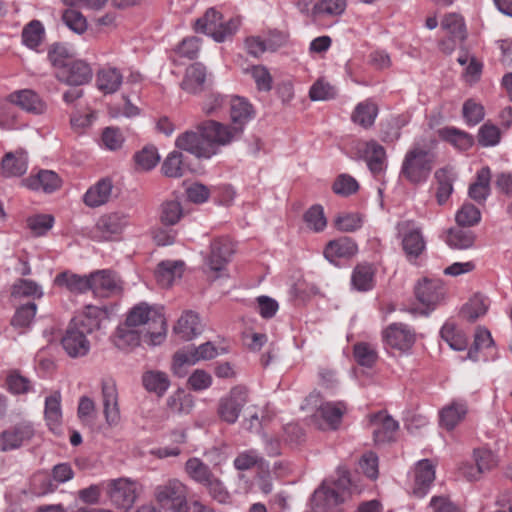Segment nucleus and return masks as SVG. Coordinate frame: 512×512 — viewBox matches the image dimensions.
I'll use <instances>...</instances> for the list:
<instances>
[{
    "instance_id": "f257e3e1",
    "label": "nucleus",
    "mask_w": 512,
    "mask_h": 512,
    "mask_svg": "<svg viewBox=\"0 0 512 512\" xmlns=\"http://www.w3.org/2000/svg\"><path fill=\"white\" fill-rule=\"evenodd\" d=\"M438 142L436 134L429 131L416 138L403 158L400 175L412 184L425 182L438 158Z\"/></svg>"
},
{
    "instance_id": "f03ea898",
    "label": "nucleus",
    "mask_w": 512,
    "mask_h": 512,
    "mask_svg": "<svg viewBox=\"0 0 512 512\" xmlns=\"http://www.w3.org/2000/svg\"><path fill=\"white\" fill-rule=\"evenodd\" d=\"M242 130H186L176 139V147L198 158H210L220 146L232 141Z\"/></svg>"
},
{
    "instance_id": "7ed1b4c3",
    "label": "nucleus",
    "mask_w": 512,
    "mask_h": 512,
    "mask_svg": "<svg viewBox=\"0 0 512 512\" xmlns=\"http://www.w3.org/2000/svg\"><path fill=\"white\" fill-rule=\"evenodd\" d=\"M126 321L128 325L143 326V341L149 345H159L166 338L167 323L163 313L145 302L131 308Z\"/></svg>"
},
{
    "instance_id": "20e7f679",
    "label": "nucleus",
    "mask_w": 512,
    "mask_h": 512,
    "mask_svg": "<svg viewBox=\"0 0 512 512\" xmlns=\"http://www.w3.org/2000/svg\"><path fill=\"white\" fill-rule=\"evenodd\" d=\"M218 355V350L212 342H206L198 347L190 346L177 351L173 356L172 370L178 377H184L188 367L201 360H211Z\"/></svg>"
},
{
    "instance_id": "39448f33",
    "label": "nucleus",
    "mask_w": 512,
    "mask_h": 512,
    "mask_svg": "<svg viewBox=\"0 0 512 512\" xmlns=\"http://www.w3.org/2000/svg\"><path fill=\"white\" fill-rule=\"evenodd\" d=\"M154 496L160 507L170 512H182L187 502V487L178 479H170L155 488Z\"/></svg>"
},
{
    "instance_id": "423d86ee",
    "label": "nucleus",
    "mask_w": 512,
    "mask_h": 512,
    "mask_svg": "<svg viewBox=\"0 0 512 512\" xmlns=\"http://www.w3.org/2000/svg\"><path fill=\"white\" fill-rule=\"evenodd\" d=\"M248 403V388L243 385H237L231 388L229 393L219 400L217 413L224 422L234 424Z\"/></svg>"
},
{
    "instance_id": "0eeeda50",
    "label": "nucleus",
    "mask_w": 512,
    "mask_h": 512,
    "mask_svg": "<svg viewBox=\"0 0 512 512\" xmlns=\"http://www.w3.org/2000/svg\"><path fill=\"white\" fill-rule=\"evenodd\" d=\"M396 229L406 257L409 260L417 259L426 248L420 228L416 227L413 221L404 220L397 223Z\"/></svg>"
},
{
    "instance_id": "6e6552de",
    "label": "nucleus",
    "mask_w": 512,
    "mask_h": 512,
    "mask_svg": "<svg viewBox=\"0 0 512 512\" xmlns=\"http://www.w3.org/2000/svg\"><path fill=\"white\" fill-rule=\"evenodd\" d=\"M90 290L94 296L109 298L119 295L123 291V281L113 270H96L89 274Z\"/></svg>"
},
{
    "instance_id": "1a4fd4ad",
    "label": "nucleus",
    "mask_w": 512,
    "mask_h": 512,
    "mask_svg": "<svg viewBox=\"0 0 512 512\" xmlns=\"http://www.w3.org/2000/svg\"><path fill=\"white\" fill-rule=\"evenodd\" d=\"M107 495L115 507L129 510L137 498L136 483L128 478L110 480Z\"/></svg>"
},
{
    "instance_id": "9d476101",
    "label": "nucleus",
    "mask_w": 512,
    "mask_h": 512,
    "mask_svg": "<svg viewBox=\"0 0 512 512\" xmlns=\"http://www.w3.org/2000/svg\"><path fill=\"white\" fill-rule=\"evenodd\" d=\"M101 398L106 424L110 427L117 426L121 421V413L118 390L113 379L107 378L101 381Z\"/></svg>"
},
{
    "instance_id": "9b49d317",
    "label": "nucleus",
    "mask_w": 512,
    "mask_h": 512,
    "mask_svg": "<svg viewBox=\"0 0 512 512\" xmlns=\"http://www.w3.org/2000/svg\"><path fill=\"white\" fill-rule=\"evenodd\" d=\"M384 343L392 349L407 352L416 340L415 331L403 323H392L382 332Z\"/></svg>"
},
{
    "instance_id": "f8f14e48",
    "label": "nucleus",
    "mask_w": 512,
    "mask_h": 512,
    "mask_svg": "<svg viewBox=\"0 0 512 512\" xmlns=\"http://www.w3.org/2000/svg\"><path fill=\"white\" fill-rule=\"evenodd\" d=\"M56 78L70 86L88 84L93 77V70L84 60H71L65 67L55 71Z\"/></svg>"
},
{
    "instance_id": "ddd939ff",
    "label": "nucleus",
    "mask_w": 512,
    "mask_h": 512,
    "mask_svg": "<svg viewBox=\"0 0 512 512\" xmlns=\"http://www.w3.org/2000/svg\"><path fill=\"white\" fill-rule=\"evenodd\" d=\"M108 318L106 306L86 305L83 311L75 316L70 323L86 335L92 334L101 327L103 320Z\"/></svg>"
},
{
    "instance_id": "4468645a",
    "label": "nucleus",
    "mask_w": 512,
    "mask_h": 512,
    "mask_svg": "<svg viewBox=\"0 0 512 512\" xmlns=\"http://www.w3.org/2000/svg\"><path fill=\"white\" fill-rule=\"evenodd\" d=\"M34 436L30 423L21 422L0 433V451L7 452L20 448Z\"/></svg>"
},
{
    "instance_id": "2eb2a0df",
    "label": "nucleus",
    "mask_w": 512,
    "mask_h": 512,
    "mask_svg": "<svg viewBox=\"0 0 512 512\" xmlns=\"http://www.w3.org/2000/svg\"><path fill=\"white\" fill-rule=\"evenodd\" d=\"M415 296L428 310H433L444 299V284L440 279H423L415 287Z\"/></svg>"
},
{
    "instance_id": "dca6fc26",
    "label": "nucleus",
    "mask_w": 512,
    "mask_h": 512,
    "mask_svg": "<svg viewBox=\"0 0 512 512\" xmlns=\"http://www.w3.org/2000/svg\"><path fill=\"white\" fill-rule=\"evenodd\" d=\"M233 253L234 245L229 238H216L211 242L210 254L206 259V264L211 271L221 272L230 262Z\"/></svg>"
},
{
    "instance_id": "f3484780",
    "label": "nucleus",
    "mask_w": 512,
    "mask_h": 512,
    "mask_svg": "<svg viewBox=\"0 0 512 512\" xmlns=\"http://www.w3.org/2000/svg\"><path fill=\"white\" fill-rule=\"evenodd\" d=\"M338 478L334 482L333 487H321L314 493V500L324 498L328 504L338 505L345 499V493L348 491L351 485L349 471L345 468H339L337 470Z\"/></svg>"
},
{
    "instance_id": "a211bd4d",
    "label": "nucleus",
    "mask_w": 512,
    "mask_h": 512,
    "mask_svg": "<svg viewBox=\"0 0 512 512\" xmlns=\"http://www.w3.org/2000/svg\"><path fill=\"white\" fill-rule=\"evenodd\" d=\"M61 344L65 352L71 358L86 356L90 351V342L87 335L69 323L65 334L61 339Z\"/></svg>"
},
{
    "instance_id": "6ab92c4d",
    "label": "nucleus",
    "mask_w": 512,
    "mask_h": 512,
    "mask_svg": "<svg viewBox=\"0 0 512 512\" xmlns=\"http://www.w3.org/2000/svg\"><path fill=\"white\" fill-rule=\"evenodd\" d=\"M370 423L374 427L373 437L376 444H384L395 440L399 424L390 415L380 411L370 416Z\"/></svg>"
},
{
    "instance_id": "aec40b11",
    "label": "nucleus",
    "mask_w": 512,
    "mask_h": 512,
    "mask_svg": "<svg viewBox=\"0 0 512 512\" xmlns=\"http://www.w3.org/2000/svg\"><path fill=\"white\" fill-rule=\"evenodd\" d=\"M128 216L123 213L113 212L102 215L95 226L96 233L103 240H110L123 232L128 225Z\"/></svg>"
},
{
    "instance_id": "412c9836",
    "label": "nucleus",
    "mask_w": 512,
    "mask_h": 512,
    "mask_svg": "<svg viewBox=\"0 0 512 512\" xmlns=\"http://www.w3.org/2000/svg\"><path fill=\"white\" fill-rule=\"evenodd\" d=\"M21 184L30 190L52 193L62 186V180L52 170H39L37 174L22 179Z\"/></svg>"
},
{
    "instance_id": "4be33fe9",
    "label": "nucleus",
    "mask_w": 512,
    "mask_h": 512,
    "mask_svg": "<svg viewBox=\"0 0 512 512\" xmlns=\"http://www.w3.org/2000/svg\"><path fill=\"white\" fill-rule=\"evenodd\" d=\"M364 155L368 169L375 178H379L387 169V154L383 146L377 141L370 140L364 143Z\"/></svg>"
},
{
    "instance_id": "5701e85b",
    "label": "nucleus",
    "mask_w": 512,
    "mask_h": 512,
    "mask_svg": "<svg viewBox=\"0 0 512 512\" xmlns=\"http://www.w3.org/2000/svg\"><path fill=\"white\" fill-rule=\"evenodd\" d=\"M113 188L114 185L111 178H101L83 195L84 204L87 207L96 208L108 203L112 197Z\"/></svg>"
},
{
    "instance_id": "b1692460",
    "label": "nucleus",
    "mask_w": 512,
    "mask_h": 512,
    "mask_svg": "<svg viewBox=\"0 0 512 512\" xmlns=\"http://www.w3.org/2000/svg\"><path fill=\"white\" fill-rule=\"evenodd\" d=\"M414 473L412 494L417 498H422L428 493L435 479V469L428 459H424L417 463Z\"/></svg>"
},
{
    "instance_id": "393cba45",
    "label": "nucleus",
    "mask_w": 512,
    "mask_h": 512,
    "mask_svg": "<svg viewBox=\"0 0 512 512\" xmlns=\"http://www.w3.org/2000/svg\"><path fill=\"white\" fill-rule=\"evenodd\" d=\"M185 263L181 260H164L161 261L155 270V278L157 283L163 287H170L176 279H180L183 275Z\"/></svg>"
},
{
    "instance_id": "a878e982",
    "label": "nucleus",
    "mask_w": 512,
    "mask_h": 512,
    "mask_svg": "<svg viewBox=\"0 0 512 512\" xmlns=\"http://www.w3.org/2000/svg\"><path fill=\"white\" fill-rule=\"evenodd\" d=\"M357 244L349 237H340L327 243L324 249L325 258L334 263L340 258H350L357 253Z\"/></svg>"
},
{
    "instance_id": "bb28decb",
    "label": "nucleus",
    "mask_w": 512,
    "mask_h": 512,
    "mask_svg": "<svg viewBox=\"0 0 512 512\" xmlns=\"http://www.w3.org/2000/svg\"><path fill=\"white\" fill-rule=\"evenodd\" d=\"M143 340L142 331H138L136 326L128 325L127 321L119 325L113 335V343L121 350H128L137 347Z\"/></svg>"
},
{
    "instance_id": "cd10ccee",
    "label": "nucleus",
    "mask_w": 512,
    "mask_h": 512,
    "mask_svg": "<svg viewBox=\"0 0 512 512\" xmlns=\"http://www.w3.org/2000/svg\"><path fill=\"white\" fill-rule=\"evenodd\" d=\"M491 170L488 166L482 167L476 174L475 181L468 189L469 197L478 204L485 203L490 195Z\"/></svg>"
},
{
    "instance_id": "c85d7f7f",
    "label": "nucleus",
    "mask_w": 512,
    "mask_h": 512,
    "mask_svg": "<svg viewBox=\"0 0 512 512\" xmlns=\"http://www.w3.org/2000/svg\"><path fill=\"white\" fill-rule=\"evenodd\" d=\"M9 98L11 103L30 113L41 114L46 108L44 102L33 90L16 91L10 94Z\"/></svg>"
},
{
    "instance_id": "c756f323",
    "label": "nucleus",
    "mask_w": 512,
    "mask_h": 512,
    "mask_svg": "<svg viewBox=\"0 0 512 512\" xmlns=\"http://www.w3.org/2000/svg\"><path fill=\"white\" fill-rule=\"evenodd\" d=\"M123 82V75L116 68H102L97 72V88L105 94H112L119 90Z\"/></svg>"
},
{
    "instance_id": "7c9ffc66",
    "label": "nucleus",
    "mask_w": 512,
    "mask_h": 512,
    "mask_svg": "<svg viewBox=\"0 0 512 512\" xmlns=\"http://www.w3.org/2000/svg\"><path fill=\"white\" fill-rule=\"evenodd\" d=\"M54 284L72 293H84L90 290L89 275L80 276L69 271L59 273L54 279Z\"/></svg>"
},
{
    "instance_id": "2f4dec72",
    "label": "nucleus",
    "mask_w": 512,
    "mask_h": 512,
    "mask_svg": "<svg viewBox=\"0 0 512 512\" xmlns=\"http://www.w3.org/2000/svg\"><path fill=\"white\" fill-rule=\"evenodd\" d=\"M229 105L231 120L236 125L244 126L255 117L253 106L242 97H232Z\"/></svg>"
},
{
    "instance_id": "473e14b6",
    "label": "nucleus",
    "mask_w": 512,
    "mask_h": 512,
    "mask_svg": "<svg viewBox=\"0 0 512 512\" xmlns=\"http://www.w3.org/2000/svg\"><path fill=\"white\" fill-rule=\"evenodd\" d=\"M205 80L206 68L203 64L197 62L187 68L181 87L191 94H196L202 90Z\"/></svg>"
},
{
    "instance_id": "72a5a7b5",
    "label": "nucleus",
    "mask_w": 512,
    "mask_h": 512,
    "mask_svg": "<svg viewBox=\"0 0 512 512\" xmlns=\"http://www.w3.org/2000/svg\"><path fill=\"white\" fill-rule=\"evenodd\" d=\"M174 333L183 340H190L200 333V320L198 314L193 311H186L178 319L173 328Z\"/></svg>"
},
{
    "instance_id": "f704fd0d",
    "label": "nucleus",
    "mask_w": 512,
    "mask_h": 512,
    "mask_svg": "<svg viewBox=\"0 0 512 512\" xmlns=\"http://www.w3.org/2000/svg\"><path fill=\"white\" fill-rule=\"evenodd\" d=\"M2 174L5 177L21 176L27 171V160L23 152L6 153L1 162Z\"/></svg>"
},
{
    "instance_id": "c9c22d12",
    "label": "nucleus",
    "mask_w": 512,
    "mask_h": 512,
    "mask_svg": "<svg viewBox=\"0 0 512 512\" xmlns=\"http://www.w3.org/2000/svg\"><path fill=\"white\" fill-rule=\"evenodd\" d=\"M438 187L436 192V198L439 205H443L449 199L453 192V182L455 180V174L451 168L444 167L438 169L435 174Z\"/></svg>"
},
{
    "instance_id": "e433bc0d",
    "label": "nucleus",
    "mask_w": 512,
    "mask_h": 512,
    "mask_svg": "<svg viewBox=\"0 0 512 512\" xmlns=\"http://www.w3.org/2000/svg\"><path fill=\"white\" fill-rule=\"evenodd\" d=\"M221 20V13L214 8H209L202 17L195 21V31L211 36L215 40Z\"/></svg>"
},
{
    "instance_id": "4c0bfd02",
    "label": "nucleus",
    "mask_w": 512,
    "mask_h": 512,
    "mask_svg": "<svg viewBox=\"0 0 512 512\" xmlns=\"http://www.w3.org/2000/svg\"><path fill=\"white\" fill-rule=\"evenodd\" d=\"M346 411L347 406L342 401L325 402L317 409V415L323 418L331 428L336 429Z\"/></svg>"
},
{
    "instance_id": "58836bf2",
    "label": "nucleus",
    "mask_w": 512,
    "mask_h": 512,
    "mask_svg": "<svg viewBox=\"0 0 512 512\" xmlns=\"http://www.w3.org/2000/svg\"><path fill=\"white\" fill-rule=\"evenodd\" d=\"M465 227L450 228L447 232L446 243L449 247L458 250L471 248L476 240V235Z\"/></svg>"
},
{
    "instance_id": "ea45409f",
    "label": "nucleus",
    "mask_w": 512,
    "mask_h": 512,
    "mask_svg": "<svg viewBox=\"0 0 512 512\" xmlns=\"http://www.w3.org/2000/svg\"><path fill=\"white\" fill-rule=\"evenodd\" d=\"M441 28L454 39L465 40L467 38V28L463 16L459 13H447L442 21Z\"/></svg>"
},
{
    "instance_id": "a19ab883",
    "label": "nucleus",
    "mask_w": 512,
    "mask_h": 512,
    "mask_svg": "<svg viewBox=\"0 0 512 512\" xmlns=\"http://www.w3.org/2000/svg\"><path fill=\"white\" fill-rule=\"evenodd\" d=\"M378 115V107L371 101H363L359 103L352 114V121L363 128L370 127Z\"/></svg>"
},
{
    "instance_id": "79ce46f5",
    "label": "nucleus",
    "mask_w": 512,
    "mask_h": 512,
    "mask_svg": "<svg viewBox=\"0 0 512 512\" xmlns=\"http://www.w3.org/2000/svg\"><path fill=\"white\" fill-rule=\"evenodd\" d=\"M351 282L358 291H369L374 286V270L370 264L357 265L352 273Z\"/></svg>"
},
{
    "instance_id": "37998d69",
    "label": "nucleus",
    "mask_w": 512,
    "mask_h": 512,
    "mask_svg": "<svg viewBox=\"0 0 512 512\" xmlns=\"http://www.w3.org/2000/svg\"><path fill=\"white\" fill-rule=\"evenodd\" d=\"M160 161L158 150L153 145H146L134 155L135 169L137 171H150Z\"/></svg>"
},
{
    "instance_id": "c03bdc74",
    "label": "nucleus",
    "mask_w": 512,
    "mask_h": 512,
    "mask_svg": "<svg viewBox=\"0 0 512 512\" xmlns=\"http://www.w3.org/2000/svg\"><path fill=\"white\" fill-rule=\"evenodd\" d=\"M185 471L192 480L203 486L214 476L209 466L196 457L187 460Z\"/></svg>"
},
{
    "instance_id": "a18cd8bd",
    "label": "nucleus",
    "mask_w": 512,
    "mask_h": 512,
    "mask_svg": "<svg viewBox=\"0 0 512 512\" xmlns=\"http://www.w3.org/2000/svg\"><path fill=\"white\" fill-rule=\"evenodd\" d=\"M44 414L50 429L59 427L62 419L60 392H54L46 398Z\"/></svg>"
},
{
    "instance_id": "49530a36",
    "label": "nucleus",
    "mask_w": 512,
    "mask_h": 512,
    "mask_svg": "<svg viewBox=\"0 0 512 512\" xmlns=\"http://www.w3.org/2000/svg\"><path fill=\"white\" fill-rule=\"evenodd\" d=\"M142 382L149 392H154L158 396H162L170 386L168 376L160 371L146 372L142 377Z\"/></svg>"
},
{
    "instance_id": "de8ad7c7",
    "label": "nucleus",
    "mask_w": 512,
    "mask_h": 512,
    "mask_svg": "<svg viewBox=\"0 0 512 512\" xmlns=\"http://www.w3.org/2000/svg\"><path fill=\"white\" fill-rule=\"evenodd\" d=\"M45 29L39 20L30 21L22 30V42L30 49H36L44 39Z\"/></svg>"
},
{
    "instance_id": "09e8293b",
    "label": "nucleus",
    "mask_w": 512,
    "mask_h": 512,
    "mask_svg": "<svg viewBox=\"0 0 512 512\" xmlns=\"http://www.w3.org/2000/svg\"><path fill=\"white\" fill-rule=\"evenodd\" d=\"M467 413V407L464 404L453 403L442 409L440 413V423L447 430H452Z\"/></svg>"
},
{
    "instance_id": "8fccbe9b",
    "label": "nucleus",
    "mask_w": 512,
    "mask_h": 512,
    "mask_svg": "<svg viewBox=\"0 0 512 512\" xmlns=\"http://www.w3.org/2000/svg\"><path fill=\"white\" fill-rule=\"evenodd\" d=\"M355 361L363 367L371 368L378 360L376 349L369 343L359 342L353 347Z\"/></svg>"
},
{
    "instance_id": "3c124183",
    "label": "nucleus",
    "mask_w": 512,
    "mask_h": 512,
    "mask_svg": "<svg viewBox=\"0 0 512 512\" xmlns=\"http://www.w3.org/2000/svg\"><path fill=\"white\" fill-rule=\"evenodd\" d=\"M192 396L178 389L167 398V407L171 413H189L193 407Z\"/></svg>"
},
{
    "instance_id": "603ef678",
    "label": "nucleus",
    "mask_w": 512,
    "mask_h": 512,
    "mask_svg": "<svg viewBox=\"0 0 512 512\" xmlns=\"http://www.w3.org/2000/svg\"><path fill=\"white\" fill-rule=\"evenodd\" d=\"M439 138L459 150H467L473 145V137L464 130H439Z\"/></svg>"
},
{
    "instance_id": "864d4df0",
    "label": "nucleus",
    "mask_w": 512,
    "mask_h": 512,
    "mask_svg": "<svg viewBox=\"0 0 512 512\" xmlns=\"http://www.w3.org/2000/svg\"><path fill=\"white\" fill-rule=\"evenodd\" d=\"M5 384L7 390L14 395L26 394L32 389L31 381L18 370L8 372Z\"/></svg>"
},
{
    "instance_id": "5fc2aeb1",
    "label": "nucleus",
    "mask_w": 512,
    "mask_h": 512,
    "mask_svg": "<svg viewBox=\"0 0 512 512\" xmlns=\"http://www.w3.org/2000/svg\"><path fill=\"white\" fill-rule=\"evenodd\" d=\"M37 305L29 302L18 307L10 321V324L16 329H25L30 326L35 318Z\"/></svg>"
},
{
    "instance_id": "6e6d98bb",
    "label": "nucleus",
    "mask_w": 512,
    "mask_h": 512,
    "mask_svg": "<svg viewBox=\"0 0 512 512\" xmlns=\"http://www.w3.org/2000/svg\"><path fill=\"white\" fill-rule=\"evenodd\" d=\"M346 0H318L313 7V13L317 16H340L344 13Z\"/></svg>"
},
{
    "instance_id": "4d7b16f0",
    "label": "nucleus",
    "mask_w": 512,
    "mask_h": 512,
    "mask_svg": "<svg viewBox=\"0 0 512 512\" xmlns=\"http://www.w3.org/2000/svg\"><path fill=\"white\" fill-rule=\"evenodd\" d=\"M441 337L448 345L457 351H462L467 347V338L465 334L455 328L453 324L446 323L441 331Z\"/></svg>"
},
{
    "instance_id": "13d9d810",
    "label": "nucleus",
    "mask_w": 512,
    "mask_h": 512,
    "mask_svg": "<svg viewBox=\"0 0 512 512\" xmlns=\"http://www.w3.org/2000/svg\"><path fill=\"white\" fill-rule=\"evenodd\" d=\"M306 226L314 231L321 232L327 226L323 207L319 204L311 206L303 215Z\"/></svg>"
},
{
    "instance_id": "bf43d9fd",
    "label": "nucleus",
    "mask_w": 512,
    "mask_h": 512,
    "mask_svg": "<svg viewBox=\"0 0 512 512\" xmlns=\"http://www.w3.org/2000/svg\"><path fill=\"white\" fill-rule=\"evenodd\" d=\"M456 223L460 227H472L481 220L480 210L471 203H464L455 216Z\"/></svg>"
},
{
    "instance_id": "052dcab7",
    "label": "nucleus",
    "mask_w": 512,
    "mask_h": 512,
    "mask_svg": "<svg viewBox=\"0 0 512 512\" xmlns=\"http://www.w3.org/2000/svg\"><path fill=\"white\" fill-rule=\"evenodd\" d=\"M161 171L169 178H179L183 176L184 166L182 153L179 151L169 153L162 164Z\"/></svg>"
},
{
    "instance_id": "680f3d73",
    "label": "nucleus",
    "mask_w": 512,
    "mask_h": 512,
    "mask_svg": "<svg viewBox=\"0 0 512 512\" xmlns=\"http://www.w3.org/2000/svg\"><path fill=\"white\" fill-rule=\"evenodd\" d=\"M12 296L15 298L36 297L41 298L43 291L41 287L32 280L19 279L12 288Z\"/></svg>"
},
{
    "instance_id": "e2e57ef3",
    "label": "nucleus",
    "mask_w": 512,
    "mask_h": 512,
    "mask_svg": "<svg viewBox=\"0 0 512 512\" xmlns=\"http://www.w3.org/2000/svg\"><path fill=\"white\" fill-rule=\"evenodd\" d=\"M62 21L71 31L79 35L86 32L88 28L86 18L75 9H66L62 14Z\"/></svg>"
},
{
    "instance_id": "0e129e2a",
    "label": "nucleus",
    "mask_w": 512,
    "mask_h": 512,
    "mask_svg": "<svg viewBox=\"0 0 512 512\" xmlns=\"http://www.w3.org/2000/svg\"><path fill=\"white\" fill-rule=\"evenodd\" d=\"M48 59L55 71H59L72 60V56L64 44L55 43L48 50Z\"/></svg>"
},
{
    "instance_id": "69168bd1",
    "label": "nucleus",
    "mask_w": 512,
    "mask_h": 512,
    "mask_svg": "<svg viewBox=\"0 0 512 512\" xmlns=\"http://www.w3.org/2000/svg\"><path fill=\"white\" fill-rule=\"evenodd\" d=\"M183 215L181 204L176 200L161 205L160 220L164 225H175Z\"/></svg>"
},
{
    "instance_id": "338daca9",
    "label": "nucleus",
    "mask_w": 512,
    "mask_h": 512,
    "mask_svg": "<svg viewBox=\"0 0 512 512\" xmlns=\"http://www.w3.org/2000/svg\"><path fill=\"white\" fill-rule=\"evenodd\" d=\"M473 458L475 464L482 473L489 472L498 465L497 456L491 450L486 448L474 449Z\"/></svg>"
},
{
    "instance_id": "774afa93",
    "label": "nucleus",
    "mask_w": 512,
    "mask_h": 512,
    "mask_svg": "<svg viewBox=\"0 0 512 512\" xmlns=\"http://www.w3.org/2000/svg\"><path fill=\"white\" fill-rule=\"evenodd\" d=\"M265 461L256 450H247L240 453L234 459V466L237 470L244 471L253 468L254 466L262 467Z\"/></svg>"
}]
</instances>
